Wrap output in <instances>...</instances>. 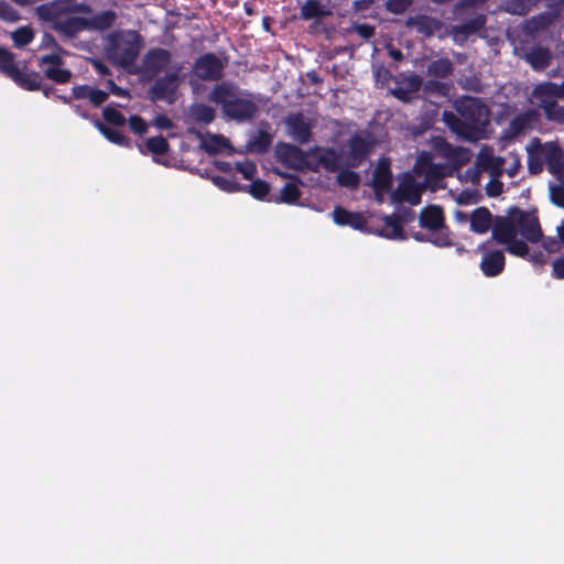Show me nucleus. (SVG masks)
Listing matches in <instances>:
<instances>
[{
	"label": "nucleus",
	"instance_id": "nucleus-63",
	"mask_svg": "<svg viewBox=\"0 0 564 564\" xmlns=\"http://www.w3.org/2000/svg\"><path fill=\"white\" fill-rule=\"evenodd\" d=\"M528 258L533 264L536 265H543L546 263V254L541 250L534 251L533 253L529 252Z\"/></svg>",
	"mask_w": 564,
	"mask_h": 564
},
{
	"label": "nucleus",
	"instance_id": "nucleus-4",
	"mask_svg": "<svg viewBox=\"0 0 564 564\" xmlns=\"http://www.w3.org/2000/svg\"><path fill=\"white\" fill-rule=\"evenodd\" d=\"M375 143L370 135L360 132L354 133L347 141V151L343 152L344 166L357 169L368 159L373 151Z\"/></svg>",
	"mask_w": 564,
	"mask_h": 564
},
{
	"label": "nucleus",
	"instance_id": "nucleus-55",
	"mask_svg": "<svg viewBox=\"0 0 564 564\" xmlns=\"http://www.w3.org/2000/svg\"><path fill=\"white\" fill-rule=\"evenodd\" d=\"M236 169L246 180H252L257 173V167L252 162L237 163Z\"/></svg>",
	"mask_w": 564,
	"mask_h": 564
},
{
	"label": "nucleus",
	"instance_id": "nucleus-31",
	"mask_svg": "<svg viewBox=\"0 0 564 564\" xmlns=\"http://www.w3.org/2000/svg\"><path fill=\"white\" fill-rule=\"evenodd\" d=\"M551 53L546 47H534L527 55V61L530 63L533 69L543 70L551 64Z\"/></svg>",
	"mask_w": 564,
	"mask_h": 564
},
{
	"label": "nucleus",
	"instance_id": "nucleus-32",
	"mask_svg": "<svg viewBox=\"0 0 564 564\" xmlns=\"http://www.w3.org/2000/svg\"><path fill=\"white\" fill-rule=\"evenodd\" d=\"M454 72V65L448 57L437 58L427 65V75L435 78H447Z\"/></svg>",
	"mask_w": 564,
	"mask_h": 564
},
{
	"label": "nucleus",
	"instance_id": "nucleus-9",
	"mask_svg": "<svg viewBox=\"0 0 564 564\" xmlns=\"http://www.w3.org/2000/svg\"><path fill=\"white\" fill-rule=\"evenodd\" d=\"M129 36L131 39L123 40L117 48V61L122 67H129L135 63L143 44V39L138 32L132 31Z\"/></svg>",
	"mask_w": 564,
	"mask_h": 564
},
{
	"label": "nucleus",
	"instance_id": "nucleus-23",
	"mask_svg": "<svg viewBox=\"0 0 564 564\" xmlns=\"http://www.w3.org/2000/svg\"><path fill=\"white\" fill-rule=\"evenodd\" d=\"M284 177H290L294 180L295 182H289L286 183L280 191L279 198H275V203H283L288 205H294L296 204L301 196L302 192L300 189V185L303 184V182L300 180L297 175H291L288 173L282 174Z\"/></svg>",
	"mask_w": 564,
	"mask_h": 564
},
{
	"label": "nucleus",
	"instance_id": "nucleus-6",
	"mask_svg": "<svg viewBox=\"0 0 564 564\" xmlns=\"http://www.w3.org/2000/svg\"><path fill=\"white\" fill-rule=\"evenodd\" d=\"M227 61L223 62L215 53L198 56L193 64L194 75L203 82H218L224 76Z\"/></svg>",
	"mask_w": 564,
	"mask_h": 564
},
{
	"label": "nucleus",
	"instance_id": "nucleus-38",
	"mask_svg": "<svg viewBox=\"0 0 564 564\" xmlns=\"http://www.w3.org/2000/svg\"><path fill=\"white\" fill-rule=\"evenodd\" d=\"M541 0H506V11L511 14L525 15Z\"/></svg>",
	"mask_w": 564,
	"mask_h": 564
},
{
	"label": "nucleus",
	"instance_id": "nucleus-58",
	"mask_svg": "<svg viewBox=\"0 0 564 564\" xmlns=\"http://www.w3.org/2000/svg\"><path fill=\"white\" fill-rule=\"evenodd\" d=\"M354 30L360 37H362L366 41L370 40L376 32L375 26L368 23L357 24L355 25Z\"/></svg>",
	"mask_w": 564,
	"mask_h": 564
},
{
	"label": "nucleus",
	"instance_id": "nucleus-52",
	"mask_svg": "<svg viewBox=\"0 0 564 564\" xmlns=\"http://www.w3.org/2000/svg\"><path fill=\"white\" fill-rule=\"evenodd\" d=\"M414 0H387L386 8L393 14H402Z\"/></svg>",
	"mask_w": 564,
	"mask_h": 564
},
{
	"label": "nucleus",
	"instance_id": "nucleus-30",
	"mask_svg": "<svg viewBox=\"0 0 564 564\" xmlns=\"http://www.w3.org/2000/svg\"><path fill=\"white\" fill-rule=\"evenodd\" d=\"M329 14V11L318 0H306L300 9V19L308 21L322 19Z\"/></svg>",
	"mask_w": 564,
	"mask_h": 564
},
{
	"label": "nucleus",
	"instance_id": "nucleus-21",
	"mask_svg": "<svg viewBox=\"0 0 564 564\" xmlns=\"http://www.w3.org/2000/svg\"><path fill=\"white\" fill-rule=\"evenodd\" d=\"M544 158L547 171L553 176L564 167V152L556 142L544 143Z\"/></svg>",
	"mask_w": 564,
	"mask_h": 564
},
{
	"label": "nucleus",
	"instance_id": "nucleus-27",
	"mask_svg": "<svg viewBox=\"0 0 564 564\" xmlns=\"http://www.w3.org/2000/svg\"><path fill=\"white\" fill-rule=\"evenodd\" d=\"M487 19L485 14H477L476 17L453 26V33L455 36L463 35L468 37L482 30L486 25Z\"/></svg>",
	"mask_w": 564,
	"mask_h": 564
},
{
	"label": "nucleus",
	"instance_id": "nucleus-25",
	"mask_svg": "<svg viewBox=\"0 0 564 564\" xmlns=\"http://www.w3.org/2000/svg\"><path fill=\"white\" fill-rule=\"evenodd\" d=\"M11 80L24 90L40 91L42 88L43 76L35 70L26 72L20 68Z\"/></svg>",
	"mask_w": 564,
	"mask_h": 564
},
{
	"label": "nucleus",
	"instance_id": "nucleus-40",
	"mask_svg": "<svg viewBox=\"0 0 564 564\" xmlns=\"http://www.w3.org/2000/svg\"><path fill=\"white\" fill-rule=\"evenodd\" d=\"M278 154L282 161H303L305 153L304 151L294 144L280 143L278 145Z\"/></svg>",
	"mask_w": 564,
	"mask_h": 564
},
{
	"label": "nucleus",
	"instance_id": "nucleus-8",
	"mask_svg": "<svg viewBox=\"0 0 564 564\" xmlns=\"http://www.w3.org/2000/svg\"><path fill=\"white\" fill-rule=\"evenodd\" d=\"M518 236L516 224L511 210L508 208L506 216H496L491 229V239L500 245H505Z\"/></svg>",
	"mask_w": 564,
	"mask_h": 564
},
{
	"label": "nucleus",
	"instance_id": "nucleus-48",
	"mask_svg": "<svg viewBox=\"0 0 564 564\" xmlns=\"http://www.w3.org/2000/svg\"><path fill=\"white\" fill-rule=\"evenodd\" d=\"M505 245L507 246V251L513 256L521 258L529 256V246L525 241L517 239V237Z\"/></svg>",
	"mask_w": 564,
	"mask_h": 564
},
{
	"label": "nucleus",
	"instance_id": "nucleus-1",
	"mask_svg": "<svg viewBox=\"0 0 564 564\" xmlns=\"http://www.w3.org/2000/svg\"><path fill=\"white\" fill-rule=\"evenodd\" d=\"M456 110L460 118L445 112L444 118L451 128L468 141H475L488 123L489 110L487 106L476 97H464L456 102Z\"/></svg>",
	"mask_w": 564,
	"mask_h": 564
},
{
	"label": "nucleus",
	"instance_id": "nucleus-46",
	"mask_svg": "<svg viewBox=\"0 0 564 564\" xmlns=\"http://www.w3.org/2000/svg\"><path fill=\"white\" fill-rule=\"evenodd\" d=\"M0 20L14 23L21 20V14L10 3L4 0H0Z\"/></svg>",
	"mask_w": 564,
	"mask_h": 564
},
{
	"label": "nucleus",
	"instance_id": "nucleus-60",
	"mask_svg": "<svg viewBox=\"0 0 564 564\" xmlns=\"http://www.w3.org/2000/svg\"><path fill=\"white\" fill-rule=\"evenodd\" d=\"M503 191V184L498 180L490 181L486 186V192L489 197L499 196Z\"/></svg>",
	"mask_w": 564,
	"mask_h": 564
},
{
	"label": "nucleus",
	"instance_id": "nucleus-53",
	"mask_svg": "<svg viewBox=\"0 0 564 564\" xmlns=\"http://www.w3.org/2000/svg\"><path fill=\"white\" fill-rule=\"evenodd\" d=\"M129 127L133 133L139 135H143L148 132V124L145 120L139 115L130 116Z\"/></svg>",
	"mask_w": 564,
	"mask_h": 564
},
{
	"label": "nucleus",
	"instance_id": "nucleus-62",
	"mask_svg": "<svg viewBox=\"0 0 564 564\" xmlns=\"http://www.w3.org/2000/svg\"><path fill=\"white\" fill-rule=\"evenodd\" d=\"M525 127V119L521 116L516 117L510 122V130L513 134L520 133Z\"/></svg>",
	"mask_w": 564,
	"mask_h": 564
},
{
	"label": "nucleus",
	"instance_id": "nucleus-61",
	"mask_svg": "<svg viewBox=\"0 0 564 564\" xmlns=\"http://www.w3.org/2000/svg\"><path fill=\"white\" fill-rule=\"evenodd\" d=\"M67 13H91V8L87 3L80 2V3H74L68 4L67 3Z\"/></svg>",
	"mask_w": 564,
	"mask_h": 564
},
{
	"label": "nucleus",
	"instance_id": "nucleus-3",
	"mask_svg": "<svg viewBox=\"0 0 564 564\" xmlns=\"http://www.w3.org/2000/svg\"><path fill=\"white\" fill-rule=\"evenodd\" d=\"M181 66L174 67L172 72L158 77L148 90V98L152 102L164 101L172 105L177 99V90L182 78L180 75Z\"/></svg>",
	"mask_w": 564,
	"mask_h": 564
},
{
	"label": "nucleus",
	"instance_id": "nucleus-18",
	"mask_svg": "<svg viewBox=\"0 0 564 564\" xmlns=\"http://www.w3.org/2000/svg\"><path fill=\"white\" fill-rule=\"evenodd\" d=\"M528 153V170L531 175L542 173L544 169V143L539 138H534L527 147Z\"/></svg>",
	"mask_w": 564,
	"mask_h": 564
},
{
	"label": "nucleus",
	"instance_id": "nucleus-37",
	"mask_svg": "<svg viewBox=\"0 0 564 564\" xmlns=\"http://www.w3.org/2000/svg\"><path fill=\"white\" fill-rule=\"evenodd\" d=\"M272 143L270 133L260 130L252 140L248 142L249 151L263 154L269 151Z\"/></svg>",
	"mask_w": 564,
	"mask_h": 564
},
{
	"label": "nucleus",
	"instance_id": "nucleus-13",
	"mask_svg": "<svg viewBox=\"0 0 564 564\" xmlns=\"http://www.w3.org/2000/svg\"><path fill=\"white\" fill-rule=\"evenodd\" d=\"M35 14L39 20L51 23L53 29L62 20V17L67 14V4L61 0L48 1L37 6Z\"/></svg>",
	"mask_w": 564,
	"mask_h": 564
},
{
	"label": "nucleus",
	"instance_id": "nucleus-39",
	"mask_svg": "<svg viewBox=\"0 0 564 564\" xmlns=\"http://www.w3.org/2000/svg\"><path fill=\"white\" fill-rule=\"evenodd\" d=\"M43 75L45 78L59 85L69 83L73 76L72 72L67 68H63V66L45 67L43 68Z\"/></svg>",
	"mask_w": 564,
	"mask_h": 564
},
{
	"label": "nucleus",
	"instance_id": "nucleus-47",
	"mask_svg": "<svg viewBox=\"0 0 564 564\" xmlns=\"http://www.w3.org/2000/svg\"><path fill=\"white\" fill-rule=\"evenodd\" d=\"M213 183L220 189L228 193H235L242 189V186L235 178H228L220 175L214 176Z\"/></svg>",
	"mask_w": 564,
	"mask_h": 564
},
{
	"label": "nucleus",
	"instance_id": "nucleus-17",
	"mask_svg": "<svg viewBox=\"0 0 564 564\" xmlns=\"http://www.w3.org/2000/svg\"><path fill=\"white\" fill-rule=\"evenodd\" d=\"M290 134L300 144L307 143L312 138V127L302 113L292 115L286 120Z\"/></svg>",
	"mask_w": 564,
	"mask_h": 564
},
{
	"label": "nucleus",
	"instance_id": "nucleus-34",
	"mask_svg": "<svg viewBox=\"0 0 564 564\" xmlns=\"http://www.w3.org/2000/svg\"><path fill=\"white\" fill-rule=\"evenodd\" d=\"M18 69L20 68L15 62V54L7 47L0 46V73L12 79Z\"/></svg>",
	"mask_w": 564,
	"mask_h": 564
},
{
	"label": "nucleus",
	"instance_id": "nucleus-5",
	"mask_svg": "<svg viewBox=\"0 0 564 564\" xmlns=\"http://www.w3.org/2000/svg\"><path fill=\"white\" fill-rule=\"evenodd\" d=\"M516 229L525 240L535 243L543 236L536 210L524 212L518 206H511Z\"/></svg>",
	"mask_w": 564,
	"mask_h": 564
},
{
	"label": "nucleus",
	"instance_id": "nucleus-28",
	"mask_svg": "<svg viewBox=\"0 0 564 564\" xmlns=\"http://www.w3.org/2000/svg\"><path fill=\"white\" fill-rule=\"evenodd\" d=\"M393 203L409 202L411 205L421 203L420 189L413 184H404L391 194Z\"/></svg>",
	"mask_w": 564,
	"mask_h": 564
},
{
	"label": "nucleus",
	"instance_id": "nucleus-2",
	"mask_svg": "<svg viewBox=\"0 0 564 564\" xmlns=\"http://www.w3.org/2000/svg\"><path fill=\"white\" fill-rule=\"evenodd\" d=\"M239 88L231 83L217 84L209 94V100L220 105L226 117L238 122L249 121L258 112L252 99L239 97Z\"/></svg>",
	"mask_w": 564,
	"mask_h": 564
},
{
	"label": "nucleus",
	"instance_id": "nucleus-43",
	"mask_svg": "<svg viewBox=\"0 0 564 564\" xmlns=\"http://www.w3.org/2000/svg\"><path fill=\"white\" fill-rule=\"evenodd\" d=\"M149 152L155 155L166 154L170 150V144L163 135L149 138L145 142Z\"/></svg>",
	"mask_w": 564,
	"mask_h": 564
},
{
	"label": "nucleus",
	"instance_id": "nucleus-54",
	"mask_svg": "<svg viewBox=\"0 0 564 564\" xmlns=\"http://www.w3.org/2000/svg\"><path fill=\"white\" fill-rule=\"evenodd\" d=\"M210 140L212 143L204 144V149L208 154H216L228 142L224 135H212Z\"/></svg>",
	"mask_w": 564,
	"mask_h": 564
},
{
	"label": "nucleus",
	"instance_id": "nucleus-24",
	"mask_svg": "<svg viewBox=\"0 0 564 564\" xmlns=\"http://www.w3.org/2000/svg\"><path fill=\"white\" fill-rule=\"evenodd\" d=\"M53 30L66 37L73 39L82 31L87 30L86 18L68 17L62 19L54 25Z\"/></svg>",
	"mask_w": 564,
	"mask_h": 564
},
{
	"label": "nucleus",
	"instance_id": "nucleus-35",
	"mask_svg": "<svg viewBox=\"0 0 564 564\" xmlns=\"http://www.w3.org/2000/svg\"><path fill=\"white\" fill-rule=\"evenodd\" d=\"M413 238L420 242H431L440 248L451 247L453 245L452 238L446 230L436 234L415 232L413 234Z\"/></svg>",
	"mask_w": 564,
	"mask_h": 564
},
{
	"label": "nucleus",
	"instance_id": "nucleus-22",
	"mask_svg": "<svg viewBox=\"0 0 564 564\" xmlns=\"http://www.w3.org/2000/svg\"><path fill=\"white\" fill-rule=\"evenodd\" d=\"M470 230L482 235L486 234L490 228L492 229V225L495 218L490 210L487 207H477L470 214Z\"/></svg>",
	"mask_w": 564,
	"mask_h": 564
},
{
	"label": "nucleus",
	"instance_id": "nucleus-16",
	"mask_svg": "<svg viewBox=\"0 0 564 564\" xmlns=\"http://www.w3.org/2000/svg\"><path fill=\"white\" fill-rule=\"evenodd\" d=\"M333 218L338 226H349L360 231H365L367 228V219L361 213L349 212L341 206L334 208Z\"/></svg>",
	"mask_w": 564,
	"mask_h": 564
},
{
	"label": "nucleus",
	"instance_id": "nucleus-42",
	"mask_svg": "<svg viewBox=\"0 0 564 564\" xmlns=\"http://www.w3.org/2000/svg\"><path fill=\"white\" fill-rule=\"evenodd\" d=\"M539 107L549 120L564 122V107L558 106L556 100L544 101V104H539Z\"/></svg>",
	"mask_w": 564,
	"mask_h": 564
},
{
	"label": "nucleus",
	"instance_id": "nucleus-26",
	"mask_svg": "<svg viewBox=\"0 0 564 564\" xmlns=\"http://www.w3.org/2000/svg\"><path fill=\"white\" fill-rule=\"evenodd\" d=\"M117 20V13L113 10H105L87 19V30L104 32L109 30Z\"/></svg>",
	"mask_w": 564,
	"mask_h": 564
},
{
	"label": "nucleus",
	"instance_id": "nucleus-57",
	"mask_svg": "<svg viewBox=\"0 0 564 564\" xmlns=\"http://www.w3.org/2000/svg\"><path fill=\"white\" fill-rule=\"evenodd\" d=\"M551 275L556 280H564V256L556 258L552 262Z\"/></svg>",
	"mask_w": 564,
	"mask_h": 564
},
{
	"label": "nucleus",
	"instance_id": "nucleus-36",
	"mask_svg": "<svg viewBox=\"0 0 564 564\" xmlns=\"http://www.w3.org/2000/svg\"><path fill=\"white\" fill-rule=\"evenodd\" d=\"M191 115L196 122L204 124H209L216 117L214 108L205 104L194 105Z\"/></svg>",
	"mask_w": 564,
	"mask_h": 564
},
{
	"label": "nucleus",
	"instance_id": "nucleus-11",
	"mask_svg": "<svg viewBox=\"0 0 564 564\" xmlns=\"http://www.w3.org/2000/svg\"><path fill=\"white\" fill-rule=\"evenodd\" d=\"M310 156L316 159L317 164L322 165L327 172L335 173L344 165V154L338 153L334 148L314 147L308 153Z\"/></svg>",
	"mask_w": 564,
	"mask_h": 564
},
{
	"label": "nucleus",
	"instance_id": "nucleus-7",
	"mask_svg": "<svg viewBox=\"0 0 564 564\" xmlns=\"http://www.w3.org/2000/svg\"><path fill=\"white\" fill-rule=\"evenodd\" d=\"M144 73L150 77H155L164 72L172 63V53L162 47H152L142 59Z\"/></svg>",
	"mask_w": 564,
	"mask_h": 564
},
{
	"label": "nucleus",
	"instance_id": "nucleus-51",
	"mask_svg": "<svg viewBox=\"0 0 564 564\" xmlns=\"http://www.w3.org/2000/svg\"><path fill=\"white\" fill-rule=\"evenodd\" d=\"M505 159L501 156L489 155L484 162L486 169H490L494 176H500L503 172Z\"/></svg>",
	"mask_w": 564,
	"mask_h": 564
},
{
	"label": "nucleus",
	"instance_id": "nucleus-15",
	"mask_svg": "<svg viewBox=\"0 0 564 564\" xmlns=\"http://www.w3.org/2000/svg\"><path fill=\"white\" fill-rule=\"evenodd\" d=\"M506 267V257L502 250H492L484 253L480 270L487 278L498 276Z\"/></svg>",
	"mask_w": 564,
	"mask_h": 564
},
{
	"label": "nucleus",
	"instance_id": "nucleus-20",
	"mask_svg": "<svg viewBox=\"0 0 564 564\" xmlns=\"http://www.w3.org/2000/svg\"><path fill=\"white\" fill-rule=\"evenodd\" d=\"M74 99H87L94 107H100L109 98V93L89 85H76L72 88Z\"/></svg>",
	"mask_w": 564,
	"mask_h": 564
},
{
	"label": "nucleus",
	"instance_id": "nucleus-29",
	"mask_svg": "<svg viewBox=\"0 0 564 564\" xmlns=\"http://www.w3.org/2000/svg\"><path fill=\"white\" fill-rule=\"evenodd\" d=\"M94 126L97 128V130L111 143H115L120 147L130 148L131 147V140L126 137L120 131L109 128L107 124L101 122L99 119H96L94 121Z\"/></svg>",
	"mask_w": 564,
	"mask_h": 564
},
{
	"label": "nucleus",
	"instance_id": "nucleus-19",
	"mask_svg": "<svg viewBox=\"0 0 564 564\" xmlns=\"http://www.w3.org/2000/svg\"><path fill=\"white\" fill-rule=\"evenodd\" d=\"M405 25L406 28L414 29L425 37H431L441 28L438 20L426 14L408 18Z\"/></svg>",
	"mask_w": 564,
	"mask_h": 564
},
{
	"label": "nucleus",
	"instance_id": "nucleus-44",
	"mask_svg": "<svg viewBox=\"0 0 564 564\" xmlns=\"http://www.w3.org/2000/svg\"><path fill=\"white\" fill-rule=\"evenodd\" d=\"M337 182L340 186L357 188L360 185V175L347 167L338 173Z\"/></svg>",
	"mask_w": 564,
	"mask_h": 564
},
{
	"label": "nucleus",
	"instance_id": "nucleus-45",
	"mask_svg": "<svg viewBox=\"0 0 564 564\" xmlns=\"http://www.w3.org/2000/svg\"><path fill=\"white\" fill-rule=\"evenodd\" d=\"M102 117L107 123L116 127H122L127 123L126 117L111 106H107L102 109Z\"/></svg>",
	"mask_w": 564,
	"mask_h": 564
},
{
	"label": "nucleus",
	"instance_id": "nucleus-49",
	"mask_svg": "<svg viewBox=\"0 0 564 564\" xmlns=\"http://www.w3.org/2000/svg\"><path fill=\"white\" fill-rule=\"evenodd\" d=\"M270 184L263 180H256L249 185V193L257 199H264L270 193Z\"/></svg>",
	"mask_w": 564,
	"mask_h": 564
},
{
	"label": "nucleus",
	"instance_id": "nucleus-50",
	"mask_svg": "<svg viewBox=\"0 0 564 564\" xmlns=\"http://www.w3.org/2000/svg\"><path fill=\"white\" fill-rule=\"evenodd\" d=\"M65 62L59 54L51 53L45 54L39 58V67H59L64 66Z\"/></svg>",
	"mask_w": 564,
	"mask_h": 564
},
{
	"label": "nucleus",
	"instance_id": "nucleus-10",
	"mask_svg": "<svg viewBox=\"0 0 564 564\" xmlns=\"http://www.w3.org/2000/svg\"><path fill=\"white\" fill-rule=\"evenodd\" d=\"M419 223L422 228H425L433 234L446 230L451 236L449 228L445 225L444 210L438 205L424 207L420 213Z\"/></svg>",
	"mask_w": 564,
	"mask_h": 564
},
{
	"label": "nucleus",
	"instance_id": "nucleus-33",
	"mask_svg": "<svg viewBox=\"0 0 564 564\" xmlns=\"http://www.w3.org/2000/svg\"><path fill=\"white\" fill-rule=\"evenodd\" d=\"M533 96L539 100V104L556 100V98H561L560 85L552 82L538 85L533 90Z\"/></svg>",
	"mask_w": 564,
	"mask_h": 564
},
{
	"label": "nucleus",
	"instance_id": "nucleus-41",
	"mask_svg": "<svg viewBox=\"0 0 564 564\" xmlns=\"http://www.w3.org/2000/svg\"><path fill=\"white\" fill-rule=\"evenodd\" d=\"M35 33L30 25L19 26L11 33V39L15 47L29 45L34 40Z\"/></svg>",
	"mask_w": 564,
	"mask_h": 564
},
{
	"label": "nucleus",
	"instance_id": "nucleus-12",
	"mask_svg": "<svg viewBox=\"0 0 564 564\" xmlns=\"http://www.w3.org/2000/svg\"><path fill=\"white\" fill-rule=\"evenodd\" d=\"M414 217L412 209H404L402 214H391L383 218L387 229L381 230L380 235L388 239H405L403 223Z\"/></svg>",
	"mask_w": 564,
	"mask_h": 564
},
{
	"label": "nucleus",
	"instance_id": "nucleus-14",
	"mask_svg": "<svg viewBox=\"0 0 564 564\" xmlns=\"http://www.w3.org/2000/svg\"><path fill=\"white\" fill-rule=\"evenodd\" d=\"M391 162L388 158H381L375 167L372 187L376 192H388L392 187Z\"/></svg>",
	"mask_w": 564,
	"mask_h": 564
},
{
	"label": "nucleus",
	"instance_id": "nucleus-59",
	"mask_svg": "<svg viewBox=\"0 0 564 564\" xmlns=\"http://www.w3.org/2000/svg\"><path fill=\"white\" fill-rule=\"evenodd\" d=\"M551 198L552 202L558 206L564 208V186L554 185L551 187Z\"/></svg>",
	"mask_w": 564,
	"mask_h": 564
},
{
	"label": "nucleus",
	"instance_id": "nucleus-64",
	"mask_svg": "<svg viewBox=\"0 0 564 564\" xmlns=\"http://www.w3.org/2000/svg\"><path fill=\"white\" fill-rule=\"evenodd\" d=\"M154 124L161 129H171L173 127L172 120L165 115H159L154 119Z\"/></svg>",
	"mask_w": 564,
	"mask_h": 564
},
{
	"label": "nucleus",
	"instance_id": "nucleus-56",
	"mask_svg": "<svg viewBox=\"0 0 564 564\" xmlns=\"http://www.w3.org/2000/svg\"><path fill=\"white\" fill-rule=\"evenodd\" d=\"M424 89L427 93H436L438 95H446L448 88H447L446 84H444V83H441L435 79H429L424 85Z\"/></svg>",
	"mask_w": 564,
	"mask_h": 564
}]
</instances>
